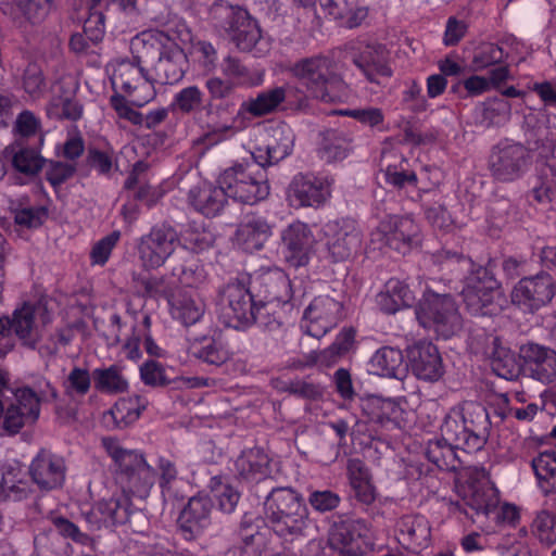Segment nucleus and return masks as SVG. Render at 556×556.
Wrapping results in <instances>:
<instances>
[{
  "label": "nucleus",
  "mask_w": 556,
  "mask_h": 556,
  "mask_svg": "<svg viewBox=\"0 0 556 556\" xmlns=\"http://www.w3.org/2000/svg\"><path fill=\"white\" fill-rule=\"evenodd\" d=\"M490 432L488 409L478 402H463L444 416L440 426L441 438L428 442L426 457L441 470L456 471L462 464L456 451H480Z\"/></svg>",
  "instance_id": "obj_1"
},
{
  "label": "nucleus",
  "mask_w": 556,
  "mask_h": 556,
  "mask_svg": "<svg viewBox=\"0 0 556 556\" xmlns=\"http://www.w3.org/2000/svg\"><path fill=\"white\" fill-rule=\"evenodd\" d=\"M290 73L296 79V85L289 84L296 109L307 108L311 99L324 103L341 101L342 96L336 90L344 89L345 84L332 59L321 54L304 58L291 66Z\"/></svg>",
  "instance_id": "obj_2"
},
{
  "label": "nucleus",
  "mask_w": 556,
  "mask_h": 556,
  "mask_svg": "<svg viewBox=\"0 0 556 556\" xmlns=\"http://www.w3.org/2000/svg\"><path fill=\"white\" fill-rule=\"evenodd\" d=\"M101 445L115 466V477L123 492L146 498L156 481V471L143 452L124 447L114 437H103Z\"/></svg>",
  "instance_id": "obj_3"
},
{
  "label": "nucleus",
  "mask_w": 556,
  "mask_h": 556,
  "mask_svg": "<svg viewBox=\"0 0 556 556\" xmlns=\"http://www.w3.org/2000/svg\"><path fill=\"white\" fill-rule=\"evenodd\" d=\"M265 519L273 531L286 540L305 534L308 509L301 493L290 486L274 488L264 501Z\"/></svg>",
  "instance_id": "obj_4"
},
{
  "label": "nucleus",
  "mask_w": 556,
  "mask_h": 556,
  "mask_svg": "<svg viewBox=\"0 0 556 556\" xmlns=\"http://www.w3.org/2000/svg\"><path fill=\"white\" fill-rule=\"evenodd\" d=\"M132 46H142L146 56L157 53L159 58L153 67L155 83L174 85L179 83L187 70L188 58L184 50L169 37L161 31H143L136 36Z\"/></svg>",
  "instance_id": "obj_5"
},
{
  "label": "nucleus",
  "mask_w": 556,
  "mask_h": 556,
  "mask_svg": "<svg viewBox=\"0 0 556 556\" xmlns=\"http://www.w3.org/2000/svg\"><path fill=\"white\" fill-rule=\"evenodd\" d=\"M218 184L226 189L229 198L244 204L253 205L269 194L265 167L254 159L235 163L224 169L218 177Z\"/></svg>",
  "instance_id": "obj_6"
},
{
  "label": "nucleus",
  "mask_w": 556,
  "mask_h": 556,
  "mask_svg": "<svg viewBox=\"0 0 556 556\" xmlns=\"http://www.w3.org/2000/svg\"><path fill=\"white\" fill-rule=\"evenodd\" d=\"M146 53L136 55L134 61H122L114 70L112 84L124 92L132 105L143 106L156 94L153 74L146 70Z\"/></svg>",
  "instance_id": "obj_7"
},
{
  "label": "nucleus",
  "mask_w": 556,
  "mask_h": 556,
  "mask_svg": "<svg viewBox=\"0 0 556 556\" xmlns=\"http://www.w3.org/2000/svg\"><path fill=\"white\" fill-rule=\"evenodd\" d=\"M256 305L255 295L243 280H231L219 291L220 317L228 327L244 329L254 325L253 312Z\"/></svg>",
  "instance_id": "obj_8"
},
{
  "label": "nucleus",
  "mask_w": 556,
  "mask_h": 556,
  "mask_svg": "<svg viewBox=\"0 0 556 556\" xmlns=\"http://www.w3.org/2000/svg\"><path fill=\"white\" fill-rule=\"evenodd\" d=\"M532 164L531 150L521 142L501 140L492 148L489 156L491 176L501 182L520 179Z\"/></svg>",
  "instance_id": "obj_9"
},
{
  "label": "nucleus",
  "mask_w": 556,
  "mask_h": 556,
  "mask_svg": "<svg viewBox=\"0 0 556 556\" xmlns=\"http://www.w3.org/2000/svg\"><path fill=\"white\" fill-rule=\"evenodd\" d=\"M462 295L471 315H494L501 309L502 291L486 268L479 267L466 278Z\"/></svg>",
  "instance_id": "obj_10"
},
{
  "label": "nucleus",
  "mask_w": 556,
  "mask_h": 556,
  "mask_svg": "<svg viewBox=\"0 0 556 556\" xmlns=\"http://www.w3.org/2000/svg\"><path fill=\"white\" fill-rule=\"evenodd\" d=\"M416 315L421 326L432 328L443 339L453 337L462 329V316L450 294L429 293Z\"/></svg>",
  "instance_id": "obj_11"
},
{
  "label": "nucleus",
  "mask_w": 556,
  "mask_h": 556,
  "mask_svg": "<svg viewBox=\"0 0 556 556\" xmlns=\"http://www.w3.org/2000/svg\"><path fill=\"white\" fill-rule=\"evenodd\" d=\"M237 86L230 80L217 76L205 80V88L210 94L211 103L207 105V115L214 131L235 134L233 113L236 101L231 97Z\"/></svg>",
  "instance_id": "obj_12"
},
{
  "label": "nucleus",
  "mask_w": 556,
  "mask_h": 556,
  "mask_svg": "<svg viewBox=\"0 0 556 556\" xmlns=\"http://www.w3.org/2000/svg\"><path fill=\"white\" fill-rule=\"evenodd\" d=\"M180 243L177 230L162 224L151 228L149 233L139 239L137 251L139 260L146 269H156L165 264Z\"/></svg>",
  "instance_id": "obj_13"
},
{
  "label": "nucleus",
  "mask_w": 556,
  "mask_h": 556,
  "mask_svg": "<svg viewBox=\"0 0 556 556\" xmlns=\"http://www.w3.org/2000/svg\"><path fill=\"white\" fill-rule=\"evenodd\" d=\"M556 285L553 277L545 271L521 278L513 288V304L525 313H535L555 296Z\"/></svg>",
  "instance_id": "obj_14"
},
{
  "label": "nucleus",
  "mask_w": 556,
  "mask_h": 556,
  "mask_svg": "<svg viewBox=\"0 0 556 556\" xmlns=\"http://www.w3.org/2000/svg\"><path fill=\"white\" fill-rule=\"evenodd\" d=\"M343 305L329 295L313 299L303 313L301 329L308 336L320 339L342 319Z\"/></svg>",
  "instance_id": "obj_15"
},
{
  "label": "nucleus",
  "mask_w": 556,
  "mask_h": 556,
  "mask_svg": "<svg viewBox=\"0 0 556 556\" xmlns=\"http://www.w3.org/2000/svg\"><path fill=\"white\" fill-rule=\"evenodd\" d=\"M326 249L332 262H345L357 253L362 236L354 220H331L324 227Z\"/></svg>",
  "instance_id": "obj_16"
},
{
  "label": "nucleus",
  "mask_w": 556,
  "mask_h": 556,
  "mask_svg": "<svg viewBox=\"0 0 556 556\" xmlns=\"http://www.w3.org/2000/svg\"><path fill=\"white\" fill-rule=\"evenodd\" d=\"M15 401L4 407L0 422V435H15L23 427L39 418V397L30 388L17 389Z\"/></svg>",
  "instance_id": "obj_17"
},
{
  "label": "nucleus",
  "mask_w": 556,
  "mask_h": 556,
  "mask_svg": "<svg viewBox=\"0 0 556 556\" xmlns=\"http://www.w3.org/2000/svg\"><path fill=\"white\" fill-rule=\"evenodd\" d=\"M518 356L523 374L541 383L556 380V351L549 346L527 341L519 346Z\"/></svg>",
  "instance_id": "obj_18"
},
{
  "label": "nucleus",
  "mask_w": 556,
  "mask_h": 556,
  "mask_svg": "<svg viewBox=\"0 0 556 556\" xmlns=\"http://www.w3.org/2000/svg\"><path fill=\"white\" fill-rule=\"evenodd\" d=\"M315 237L308 225L294 222L281 232V244L285 260L293 267L308 264L315 245Z\"/></svg>",
  "instance_id": "obj_19"
},
{
  "label": "nucleus",
  "mask_w": 556,
  "mask_h": 556,
  "mask_svg": "<svg viewBox=\"0 0 556 556\" xmlns=\"http://www.w3.org/2000/svg\"><path fill=\"white\" fill-rule=\"evenodd\" d=\"M294 135L286 124H278L266 130V141L256 147L251 156L261 166L267 167L279 163L289 156L293 150Z\"/></svg>",
  "instance_id": "obj_20"
},
{
  "label": "nucleus",
  "mask_w": 556,
  "mask_h": 556,
  "mask_svg": "<svg viewBox=\"0 0 556 556\" xmlns=\"http://www.w3.org/2000/svg\"><path fill=\"white\" fill-rule=\"evenodd\" d=\"M329 177L298 174L289 187V198L298 206L318 207L331 195Z\"/></svg>",
  "instance_id": "obj_21"
},
{
  "label": "nucleus",
  "mask_w": 556,
  "mask_h": 556,
  "mask_svg": "<svg viewBox=\"0 0 556 556\" xmlns=\"http://www.w3.org/2000/svg\"><path fill=\"white\" fill-rule=\"evenodd\" d=\"M213 501L208 495L199 493L189 498L179 514L177 523L186 540L201 535L212 523Z\"/></svg>",
  "instance_id": "obj_22"
},
{
  "label": "nucleus",
  "mask_w": 556,
  "mask_h": 556,
  "mask_svg": "<svg viewBox=\"0 0 556 556\" xmlns=\"http://www.w3.org/2000/svg\"><path fill=\"white\" fill-rule=\"evenodd\" d=\"M64 459L49 451L41 450L29 465V476L41 491L62 488L65 481Z\"/></svg>",
  "instance_id": "obj_23"
},
{
  "label": "nucleus",
  "mask_w": 556,
  "mask_h": 556,
  "mask_svg": "<svg viewBox=\"0 0 556 556\" xmlns=\"http://www.w3.org/2000/svg\"><path fill=\"white\" fill-rule=\"evenodd\" d=\"M352 62L368 83L380 85L382 78L392 76L386 50L380 45H364L353 48Z\"/></svg>",
  "instance_id": "obj_24"
},
{
  "label": "nucleus",
  "mask_w": 556,
  "mask_h": 556,
  "mask_svg": "<svg viewBox=\"0 0 556 556\" xmlns=\"http://www.w3.org/2000/svg\"><path fill=\"white\" fill-rule=\"evenodd\" d=\"M395 535L405 549L419 552L431 543L430 521L421 514L404 515L396 520Z\"/></svg>",
  "instance_id": "obj_25"
},
{
  "label": "nucleus",
  "mask_w": 556,
  "mask_h": 556,
  "mask_svg": "<svg viewBox=\"0 0 556 556\" xmlns=\"http://www.w3.org/2000/svg\"><path fill=\"white\" fill-rule=\"evenodd\" d=\"M407 357L412 371L418 379L437 381L444 372L441 355L431 342L415 343L408 348Z\"/></svg>",
  "instance_id": "obj_26"
},
{
  "label": "nucleus",
  "mask_w": 556,
  "mask_h": 556,
  "mask_svg": "<svg viewBox=\"0 0 556 556\" xmlns=\"http://www.w3.org/2000/svg\"><path fill=\"white\" fill-rule=\"evenodd\" d=\"M355 336L356 331L353 328H343L330 346L320 352L312 351L305 354L302 359L293 363V367L305 368L316 365L330 367L334 365L354 349Z\"/></svg>",
  "instance_id": "obj_27"
},
{
  "label": "nucleus",
  "mask_w": 556,
  "mask_h": 556,
  "mask_svg": "<svg viewBox=\"0 0 556 556\" xmlns=\"http://www.w3.org/2000/svg\"><path fill=\"white\" fill-rule=\"evenodd\" d=\"M264 288L263 295H257L264 302L281 306L285 313H291L295 305L293 286L287 274L280 269L269 270L257 279Z\"/></svg>",
  "instance_id": "obj_28"
},
{
  "label": "nucleus",
  "mask_w": 556,
  "mask_h": 556,
  "mask_svg": "<svg viewBox=\"0 0 556 556\" xmlns=\"http://www.w3.org/2000/svg\"><path fill=\"white\" fill-rule=\"evenodd\" d=\"M228 194L220 184L215 186L208 181H202L190 188L188 203L198 213L205 217L219 215L228 203Z\"/></svg>",
  "instance_id": "obj_29"
},
{
  "label": "nucleus",
  "mask_w": 556,
  "mask_h": 556,
  "mask_svg": "<svg viewBox=\"0 0 556 556\" xmlns=\"http://www.w3.org/2000/svg\"><path fill=\"white\" fill-rule=\"evenodd\" d=\"M387 243L401 254L408 253L421 242L419 225L410 216H392L382 224Z\"/></svg>",
  "instance_id": "obj_30"
},
{
  "label": "nucleus",
  "mask_w": 556,
  "mask_h": 556,
  "mask_svg": "<svg viewBox=\"0 0 556 556\" xmlns=\"http://www.w3.org/2000/svg\"><path fill=\"white\" fill-rule=\"evenodd\" d=\"M361 407L368 424L387 430L400 427L403 409L395 400L371 395L362 401Z\"/></svg>",
  "instance_id": "obj_31"
},
{
  "label": "nucleus",
  "mask_w": 556,
  "mask_h": 556,
  "mask_svg": "<svg viewBox=\"0 0 556 556\" xmlns=\"http://www.w3.org/2000/svg\"><path fill=\"white\" fill-rule=\"evenodd\" d=\"M285 101L295 108V96L290 92L289 84L264 90L256 98L242 102L238 114L248 112L253 116H264L275 112Z\"/></svg>",
  "instance_id": "obj_32"
},
{
  "label": "nucleus",
  "mask_w": 556,
  "mask_h": 556,
  "mask_svg": "<svg viewBox=\"0 0 556 556\" xmlns=\"http://www.w3.org/2000/svg\"><path fill=\"white\" fill-rule=\"evenodd\" d=\"M127 518L128 508L125 505V501L116 496L99 501L91 510L86 514V520L91 530L121 525L124 523Z\"/></svg>",
  "instance_id": "obj_33"
},
{
  "label": "nucleus",
  "mask_w": 556,
  "mask_h": 556,
  "mask_svg": "<svg viewBox=\"0 0 556 556\" xmlns=\"http://www.w3.org/2000/svg\"><path fill=\"white\" fill-rule=\"evenodd\" d=\"M484 354L491 359L492 370L501 378L514 380L521 370L514 353L496 336L486 337Z\"/></svg>",
  "instance_id": "obj_34"
},
{
  "label": "nucleus",
  "mask_w": 556,
  "mask_h": 556,
  "mask_svg": "<svg viewBox=\"0 0 556 556\" xmlns=\"http://www.w3.org/2000/svg\"><path fill=\"white\" fill-rule=\"evenodd\" d=\"M271 236V226L262 216H247L236 231L237 243L247 252H255L263 249L265 242Z\"/></svg>",
  "instance_id": "obj_35"
},
{
  "label": "nucleus",
  "mask_w": 556,
  "mask_h": 556,
  "mask_svg": "<svg viewBox=\"0 0 556 556\" xmlns=\"http://www.w3.org/2000/svg\"><path fill=\"white\" fill-rule=\"evenodd\" d=\"M464 501L477 516L490 518L500 504V493L488 480L472 481L465 490Z\"/></svg>",
  "instance_id": "obj_36"
},
{
  "label": "nucleus",
  "mask_w": 556,
  "mask_h": 556,
  "mask_svg": "<svg viewBox=\"0 0 556 556\" xmlns=\"http://www.w3.org/2000/svg\"><path fill=\"white\" fill-rule=\"evenodd\" d=\"M190 352L197 359L215 367H222L232 358V352L220 336L197 338Z\"/></svg>",
  "instance_id": "obj_37"
},
{
  "label": "nucleus",
  "mask_w": 556,
  "mask_h": 556,
  "mask_svg": "<svg viewBox=\"0 0 556 556\" xmlns=\"http://www.w3.org/2000/svg\"><path fill=\"white\" fill-rule=\"evenodd\" d=\"M5 157H9L13 167L23 174H37L45 164V159L39 150L23 139H15L14 142L4 149Z\"/></svg>",
  "instance_id": "obj_38"
},
{
  "label": "nucleus",
  "mask_w": 556,
  "mask_h": 556,
  "mask_svg": "<svg viewBox=\"0 0 556 556\" xmlns=\"http://www.w3.org/2000/svg\"><path fill=\"white\" fill-rule=\"evenodd\" d=\"M511 105L503 97L489 98L478 103L472 111L475 125L482 128L502 126L510 119Z\"/></svg>",
  "instance_id": "obj_39"
},
{
  "label": "nucleus",
  "mask_w": 556,
  "mask_h": 556,
  "mask_svg": "<svg viewBox=\"0 0 556 556\" xmlns=\"http://www.w3.org/2000/svg\"><path fill=\"white\" fill-rule=\"evenodd\" d=\"M415 302V294L408 285L397 278L389 279L383 290L377 295V304L387 314L409 307Z\"/></svg>",
  "instance_id": "obj_40"
},
{
  "label": "nucleus",
  "mask_w": 556,
  "mask_h": 556,
  "mask_svg": "<svg viewBox=\"0 0 556 556\" xmlns=\"http://www.w3.org/2000/svg\"><path fill=\"white\" fill-rule=\"evenodd\" d=\"M324 13L339 21L348 28L357 27L367 16V10L359 7L358 0H318Z\"/></svg>",
  "instance_id": "obj_41"
},
{
  "label": "nucleus",
  "mask_w": 556,
  "mask_h": 556,
  "mask_svg": "<svg viewBox=\"0 0 556 556\" xmlns=\"http://www.w3.org/2000/svg\"><path fill=\"white\" fill-rule=\"evenodd\" d=\"M369 367L375 375L396 379L405 377L407 369L402 351L392 346L377 350L369 361Z\"/></svg>",
  "instance_id": "obj_42"
},
{
  "label": "nucleus",
  "mask_w": 556,
  "mask_h": 556,
  "mask_svg": "<svg viewBox=\"0 0 556 556\" xmlns=\"http://www.w3.org/2000/svg\"><path fill=\"white\" fill-rule=\"evenodd\" d=\"M2 11L24 28L42 23L50 14L36 0H12L2 4Z\"/></svg>",
  "instance_id": "obj_43"
},
{
  "label": "nucleus",
  "mask_w": 556,
  "mask_h": 556,
  "mask_svg": "<svg viewBox=\"0 0 556 556\" xmlns=\"http://www.w3.org/2000/svg\"><path fill=\"white\" fill-rule=\"evenodd\" d=\"M13 330L23 345L35 349L40 339L38 328L35 324V306L24 303L22 307L13 312L10 318V331Z\"/></svg>",
  "instance_id": "obj_44"
},
{
  "label": "nucleus",
  "mask_w": 556,
  "mask_h": 556,
  "mask_svg": "<svg viewBox=\"0 0 556 556\" xmlns=\"http://www.w3.org/2000/svg\"><path fill=\"white\" fill-rule=\"evenodd\" d=\"M236 471L247 481H258L268 473L269 458L260 447L243 451L235 463Z\"/></svg>",
  "instance_id": "obj_45"
},
{
  "label": "nucleus",
  "mask_w": 556,
  "mask_h": 556,
  "mask_svg": "<svg viewBox=\"0 0 556 556\" xmlns=\"http://www.w3.org/2000/svg\"><path fill=\"white\" fill-rule=\"evenodd\" d=\"M248 13L241 7L232 5L225 0H216L211 5L208 14L214 28L228 37L237 25L245 20Z\"/></svg>",
  "instance_id": "obj_46"
},
{
  "label": "nucleus",
  "mask_w": 556,
  "mask_h": 556,
  "mask_svg": "<svg viewBox=\"0 0 556 556\" xmlns=\"http://www.w3.org/2000/svg\"><path fill=\"white\" fill-rule=\"evenodd\" d=\"M83 105L75 98L73 89L60 86L59 93L54 94L47 106L50 118L58 121H78L83 116Z\"/></svg>",
  "instance_id": "obj_47"
},
{
  "label": "nucleus",
  "mask_w": 556,
  "mask_h": 556,
  "mask_svg": "<svg viewBox=\"0 0 556 556\" xmlns=\"http://www.w3.org/2000/svg\"><path fill=\"white\" fill-rule=\"evenodd\" d=\"M172 315L185 326L198 323L205 312V304L195 292H185L175 298L172 303Z\"/></svg>",
  "instance_id": "obj_48"
},
{
  "label": "nucleus",
  "mask_w": 556,
  "mask_h": 556,
  "mask_svg": "<svg viewBox=\"0 0 556 556\" xmlns=\"http://www.w3.org/2000/svg\"><path fill=\"white\" fill-rule=\"evenodd\" d=\"M143 408L139 397H123L104 415V420L106 425L112 422L114 427L124 429L139 418Z\"/></svg>",
  "instance_id": "obj_49"
},
{
  "label": "nucleus",
  "mask_w": 556,
  "mask_h": 556,
  "mask_svg": "<svg viewBox=\"0 0 556 556\" xmlns=\"http://www.w3.org/2000/svg\"><path fill=\"white\" fill-rule=\"evenodd\" d=\"M92 380L94 388L101 393L117 394L128 389V381L117 365L93 369Z\"/></svg>",
  "instance_id": "obj_50"
},
{
  "label": "nucleus",
  "mask_w": 556,
  "mask_h": 556,
  "mask_svg": "<svg viewBox=\"0 0 556 556\" xmlns=\"http://www.w3.org/2000/svg\"><path fill=\"white\" fill-rule=\"evenodd\" d=\"M532 536L543 546L556 544V513L542 508L534 514L530 523Z\"/></svg>",
  "instance_id": "obj_51"
},
{
  "label": "nucleus",
  "mask_w": 556,
  "mask_h": 556,
  "mask_svg": "<svg viewBox=\"0 0 556 556\" xmlns=\"http://www.w3.org/2000/svg\"><path fill=\"white\" fill-rule=\"evenodd\" d=\"M350 148L351 141L342 131L327 130L318 154L327 163L338 162L348 156Z\"/></svg>",
  "instance_id": "obj_52"
},
{
  "label": "nucleus",
  "mask_w": 556,
  "mask_h": 556,
  "mask_svg": "<svg viewBox=\"0 0 556 556\" xmlns=\"http://www.w3.org/2000/svg\"><path fill=\"white\" fill-rule=\"evenodd\" d=\"M38 556H71L72 546L53 530L43 531L35 536Z\"/></svg>",
  "instance_id": "obj_53"
},
{
  "label": "nucleus",
  "mask_w": 556,
  "mask_h": 556,
  "mask_svg": "<svg viewBox=\"0 0 556 556\" xmlns=\"http://www.w3.org/2000/svg\"><path fill=\"white\" fill-rule=\"evenodd\" d=\"M230 40L241 51H251L262 37L261 28L250 14L239 23L229 36Z\"/></svg>",
  "instance_id": "obj_54"
},
{
  "label": "nucleus",
  "mask_w": 556,
  "mask_h": 556,
  "mask_svg": "<svg viewBox=\"0 0 556 556\" xmlns=\"http://www.w3.org/2000/svg\"><path fill=\"white\" fill-rule=\"evenodd\" d=\"M204 93L195 85L180 89L173 97L169 108L181 114H191L203 104Z\"/></svg>",
  "instance_id": "obj_55"
},
{
  "label": "nucleus",
  "mask_w": 556,
  "mask_h": 556,
  "mask_svg": "<svg viewBox=\"0 0 556 556\" xmlns=\"http://www.w3.org/2000/svg\"><path fill=\"white\" fill-rule=\"evenodd\" d=\"M277 307L279 306L274 303L257 300V305L254 307L253 312L255 316L254 324L269 331L279 329L285 323L283 316L288 313H285L281 306L279 311Z\"/></svg>",
  "instance_id": "obj_56"
},
{
  "label": "nucleus",
  "mask_w": 556,
  "mask_h": 556,
  "mask_svg": "<svg viewBox=\"0 0 556 556\" xmlns=\"http://www.w3.org/2000/svg\"><path fill=\"white\" fill-rule=\"evenodd\" d=\"M330 543L340 551L342 556H362V548H357L355 536L350 529V520L336 526L330 533Z\"/></svg>",
  "instance_id": "obj_57"
},
{
  "label": "nucleus",
  "mask_w": 556,
  "mask_h": 556,
  "mask_svg": "<svg viewBox=\"0 0 556 556\" xmlns=\"http://www.w3.org/2000/svg\"><path fill=\"white\" fill-rule=\"evenodd\" d=\"M87 165L99 175L110 177L113 170L117 169V160L112 149L101 150L90 147L86 155Z\"/></svg>",
  "instance_id": "obj_58"
},
{
  "label": "nucleus",
  "mask_w": 556,
  "mask_h": 556,
  "mask_svg": "<svg viewBox=\"0 0 556 556\" xmlns=\"http://www.w3.org/2000/svg\"><path fill=\"white\" fill-rule=\"evenodd\" d=\"M257 527L253 526L251 519L244 518L239 528L242 546H233L226 552L225 556H258V547L255 544Z\"/></svg>",
  "instance_id": "obj_59"
},
{
  "label": "nucleus",
  "mask_w": 556,
  "mask_h": 556,
  "mask_svg": "<svg viewBox=\"0 0 556 556\" xmlns=\"http://www.w3.org/2000/svg\"><path fill=\"white\" fill-rule=\"evenodd\" d=\"M14 222L25 228H38L48 218V210L42 205L18 206L13 208Z\"/></svg>",
  "instance_id": "obj_60"
},
{
  "label": "nucleus",
  "mask_w": 556,
  "mask_h": 556,
  "mask_svg": "<svg viewBox=\"0 0 556 556\" xmlns=\"http://www.w3.org/2000/svg\"><path fill=\"white\" fill-rule=\"evenodd\" d=\"M350 529L355 536L357 548H362V555L376 547L377 534L371 525L364 519H351Z\"/></svg>",
  "instance_id": "obj_61"
},
{
  "label": "nucleus",
  "mask_w": 556,
  "mask_h": 556,
  "mask_svg": "<svg viewBox=\"0 0 556 556\" xmlns=\"http://www.w3.org/2000/svg\"><path fill=\"white\" fill-rule=\"evenodd\" d=\"M504 60L503 49L495 43H482L472 56L471 64L475 71H482Z\"/></svg>",
  "instance_id": "obj_62"
},
{
  "label": "nucleus",
  "mask_w": 556,
  "mask_h": 556,
  "mask_svg": "<svg viewBox=\"0 0 556 556\" xmlns=\"http://www.w3.org/2000/svg\"><path fill=\"white\" fill-rule=\"evenodd\" d=\"M220 71L237 87L248 85L252 80L250 70L236 56H226L220 64Z\"/></svg>",
  "instance_id": "obj_63"
},
{
  "label": "nucleus",
  "mask_w": 556,
  "mask_h": 556,
  "mask_svg": "<svg viewBox=\"0 0 556 556\" xmlns=\"http://www.w3.org/2000/svg\"><path fill=\"white\" fill-rule=\"evenodd\" d=\"M51 522L55 528L53 531L61 535L65 541L66 539H71L74 542L86 546H91L93 544V540L88 534L81 532L79 528L67 518L62 516H52Z\"/></svg>",
  "instance_id": "obj_64"
}]
</instances>
